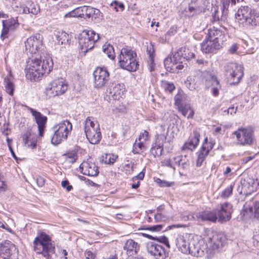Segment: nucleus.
I'll list each match as a JSON object with an SVG mask.
<instances>
[{
  "label": "nucleus",
  "mask_w": 259,
  "mask_h": 259,
  "mask_svg": "<svg viewBox=\"0 0 259 259\" xmlns=\"http://www.w3.org/2000/svg\"><path fill=\"white\" fill-rule=\"evenodd\" d=\"M116 157L112 154H105L102 156L101 161L105 164H112L115 161Z\"/></svg>",
  "instance_id": "obj_41"
},
{
  "label": "nucleus",
  "mask_w": 259,
  "mask_h": 259,
  "mask_svg": "<svg viewBox=\"0 0 259 259\" xmlns=\"http://www.w3.org/2000/svg\"><path fill=\"white\" fill-rule=\"evenodd\" d=\"M203 83L206 89L211 88V93L213 96L217 97L221 89V85L218 77L214 73L207 72L203 76Z\"/></svg>",
  "instance_id": "obj_16"
},
{
  "label": "nucleus",
  "mask_w": 259,
  "mask_h": 259,
  "mask_svg": "<svg viewBox=\"0 0 259 259\" xmlns=\"http://www.w3.org/2000/svg\"><path fill=\"white\" fill-rule=\"evenodd\" d=\"M79 168L81 169V172L84 175L95 177L99 174L98 167L93 162L83 161L80 165Z\"/></svg>",
  "instance_id": "obj_26"
},
{
  "label": "nucleus",
  "mask_w": 259,
  "mask_h": 259,
  "mask_svg": "<svg viewBox=\"0 0 259 259\" xmlns=\"http://www.w3.org/2000/svg\"><path fill=\"white\" fill-rule=\"evenodd\" d=\"M164 227V225L159 224L148 227L147 228V229L154 232H158L161 231L162 229H163Z\"/></svg>",
  "instance_id": "obj_50"
},
{
  "label": "nucleus",
  "mask_w": 259,
  "mask_h": 259,
  "mask_svg": "<svg viewBox=\"0 0 259 259\" xmlns=\"http://www.w3.org/2000/svg\"><path fill=\"white\" fill-rule=\"evenodd\" d=\"M154 182L161 187H169L174 185V182H169L165 180H161L159 178H154Z\"/></svg>",
  "instance_id": "obj_44"
},
{
  "label": "nucleus",
  "mask_w": 259,
  "mask_h": 259,
  "mask_svg": "<svg viewBox=\"0 0 259 259\" xmlns=\"http://www.w3.org/2000/svg\"><path fill=\"white\" fill-rule=\"evenodd\" d=\"M236 18L239 27L244 30H252L259 26V13L248 6H241Z\"/></svg>",
  "instance_id": "obj_2"
},
{
  "label": "nucleus",
  "mask_w": 259,
  "mask_h": 259,
  "mask_svg": "<svg viewBox=\"0 0 259 259\" xmlns=\"http://www.w3.org/2000/svg\"><path fill=\"white\" fill-rule=\"evenodd\" d=\"M72 129V125L68 120H64L53 128V136H51V143L57 145L67 139Z\"/></svg>",
  "instance_id": "obj_5"
},
{
  "label": "nucleus",
  "mask_w": 259,
  "mask_h": 259,
  "mask_svg": "<svg viewBox=\"0 0 259 259\" xmlns=\"http://www.w3.org/2000/svg\"><path fill=\"white\" fill-rule=\"evenodd\" d=\"M162 148L160 145L152 146L150 150L151 153L154 156H160L162 154Z\"/></svg>",
  "instance_id": "obj_47"
},
{
  "label": "nucleus",
  "mask_w": 259,
  "mask_h": 259,
  "mask_svg": "<svg viewBox=\"0 0 259 259\" xmlns=\"http://www.w3.org/2000/svg\"><path fill=\"white\" fill-rule=\"evenodd\" d=\"M161 85L164 89L165 92H168L169 93H171L175 89V86L172 83L166 80L162 81Z\"/></svg>",
  "instance_id": "obj_42"
},
{
  "label": "nucleus",
  "mask_w": 259,
  "mask_h": 259,
  "mask_svg": "<svg viewBox=\"0 0 259 259\" xmlns=\"http://www.w3.org/2000/svg\"><path fill=\"white\" fill-rule=\"evenodd\" d=\"M124 92L125 88L123 83H112L110 88V94L115 100H119L122 98Z\"/></svg>",
  "instance_id": "obj_31"
},
{
  "label": "nucleus",
  "mask_w": 259,
  "mask_h": 259,
  "mask_svg": "<svg viewBox=\"0 0 259 259\" xmlns=\"http://www.w3.org/2000/svg\"><path fill=\"white\" fill-rule=\"evenodd\" d=\"M192 235L187 233L180 234L176 239V245L178 249L182 253L188 254L189 252V243L191 240Z\"/></svg>",
  "instance_id": "obj_22"
},
{
  "label": "nucleus",
  "mask_w": 259,
  "mask_h": 259,
  "mask_svg": "<svg viewBox=\"0 0 259 259\" xmlns=\"http://www.w3.org/2000/svg\"><path fill=\"white\" fill-rule=\"evenodd\" d=\"M2 23L1 37L3 39L9 37L19 26L18 20L14 18L3 20Z\"/></svg>",
  "instance_id": "obj_20"
},
{
  "label": "nucleus",
  "mask_w": 259,
  "mask_h": 259,
  "mask_svg": "<svg viewBox=\"0 0 259 259\" xmlns=\"http://www.w3.org/2000/svg\"><path fill=\"white\" fill-rule=\"evenodd\" d=\"M26 76L31 80H37L44 74H48L52 70L53 62L51 58L45 56L40 59H32L28 62Z\"/></svg>",
  "instance_id": "obj_1"
},
{
  "label": "nucleus",
  "mask_w": 259,
  "mask_h": 259,
  "mask_svg": "<svg viewBox=\"0 0 259 259\" xmlns=\"http://www.w3.org/2000/svg\"><path fill=\"white\" fill-rule=\"evenodd\" d=\"M233 186L231 185L226 188L221 193V196L223 198H228L232 194Z\"/></svg>",
  "instance_id": "obj_48"
},
{
  "label": "nucleus",
  "mask_w": 259,
  "mask_h": 259,
  "mask_svg": "<svg viewBox=\"0 0 259 259\" xmlns=\"http://www.w3.org/2000/svg\"><path fill=\"white\" fill-rule=\"evenodd\" d=\"M62 187L65 188L67 191H70L72 189V186L69 185V181L67 180L63 181L61 183Z\"/></svg>",
  "instance_id": "obj_54"
},
{
  "label": "nucleus",
  "mask_w": 259,
  "mask_h": 259,
  "mask_svg": "<svg viewBox=\"0 0 259 259\" xmlns=\"http://www.w3.org/2000/svg\"><path fill=\"white\" fill-rule=\"evenodd\" d=\"M94 87L100 89L105 87L110 79V74L105 67H97L93 73Z\"/></svg>",
  "instance_id": "obj_14"
},
{
  "label": "nucleus",
  "mask_w": 259,
  "mask_h": 259,
  "mask_svg": "<svg viewBox=\"0 0 259 259\" xmlns=\"http://www.w3.org/2000/svg\"><path fill=\"white\" fill-rule=\"evenodd\" d=\"M18 251L10 241H5L0 245V259H18Z\"/></svg>",
  "instance_id": "obj_15"
},
{
  "label": "nucleus",
  "mask_w": 259,
  "mask_h": 259,
  "mask_svg": "<svg viewBox=\"0 0 259 259\" xmlns=\"http://www.w3.org/2000/svg\"><path fill=\"white\" fill-rule=\"evenodd\" d=\"M242 213L247 217H251L254 214L255 218L259 219V202L254 203L252 202H246L244 205Z\"/></svg>",
  "instance_id": "obj_24"
},
{
  "label": "nucleus",
  "mask_w": 259,
  "mask_h": 259,
  "mask_svg": "<svg viewBox=\"0 0 259 259\" xmlns=\"http://www.w3.org/2000/svg\"><path fill=\"white\" fill-rule=\"evenodd\" d=\"M46 182L45 179L41 176H38L36 178V183L39 187H42L45 185Z\"/></svg>",
  "instance_id": "obj_55"
},
{
  "label": "nucleus",
  "mask_w": 259,
  "mask_h": 259,
  "mask_svg": "<svg viewBox=\"0 0 259 259\" xmlns=\"http://www.w3.org/2000/svg\"><path fill=\"white\" fill-rule=\"evenodd\" d=\"M178 108L184 116H187L188 118L193 117L194 111L190 104L183 105Z\"/></svg>",
  "instance_id": "obj_36"
},
{
  "label": "nucleus",
  "mask_w": 259,
  "mask_h": 259,
  "mask_svg": "<svg viewBox=\"0 0 259 259\" xmlns=\"http://www.w3.org/2000/svg\"><path fill=\"white\" fill-rule=\"evenodd\" d=\"M209 5L208 0H191L187 9L184 11V15L187 17H192L204 12Z\"/></svg>",
  "instance_id": "obj_11"
},
{
  "label": "nucleus",
  "mask_w": 259,
  "mask_h": 259,
  "mask_svg": "<svg viewBox=\"0 0 259 259\" xmlns=\"http://www.w3.org/2000/svg\"><path fill=\"white\" fill-rule=\"evenodd\" d=\"M138 139V141H142L144 143L148 141L150 139L149 133L145 130L143 132L140 133Z\"/></svg>",
  "instance_id": "obj_49"
},
{
  "label": "nucleus",
  "mask_w": 259,
  "mask_h": 259,
  "mask_svg": "<svg viewBox=\"0 0 259 259\" xmlns=\"http://www.w3.org/2000/svg\"><path fill=\"white\" fill-rule=\"evenodd\" d=\"M93 11H95V8L90 6H83V18H91Z\"/></svg>",
  "instance_id": "obj_45"
},
{
  "label": "nucleus",
  "mask_w": 259,
  "mask_h": 259,
  "mask_svg": "<svg viewBox=\"0 0 259 259\" xmlns=\"http://www.w3.org/2000/svg\"><path fill=\"white\" fill-rule=\"evenodd\" d=\"M197 219H200L202 221H208L215 222L218 219L217 215V211H205L196 215Z\"/></svg>",
  "instance_id": "obj_33"
},
{
  "label": "nucleus",
  "mask_w": 259,
  "mask_h": 259,
  "mask_svg": "<svg viewBox=\"0 0 259 259\" xmlns=\"http://www.w3.org/2000/svg\"><path fill=\"white\" fill-rule=\"evenodd\" d=\"M140 248V244L133 239L127 240L123 246V249L128 256L136 255Z\"/></svg>",
  "instance_id": "obj_29"
},
{
  "label": "nucleus",
  "mask_w": 259,
  "mask_h": 259,
  "mask_svg": "<svg viewBox=\"0 0 259 259\" xmlns=\"http://www.w3.org/2000/svg\"><path fill=\"white\" fill-rule=\"evenodd\" d=\"M23 138L26 146L31 149L36 148L37 137L35 134L26 133L23 135Z\"/></svg>",
  "instance_id": "obj_32"
},
{
  "label": "nucleus",
  "mask_w": 259,
  "mask_h": 259,
  "mask_svg": "<svg viewBox=\"0 0 259 259\" xmlns=\"http://www.w3.org/2000/svg\"><path fill=\"white\" fill-rule=\"evenodd\" d=\"M25 46L27 53L35 54L42 47V37L38 33L31 36L25 41Z\"/></svg>",
  "instance_id": "obj_17"
},
{
  "label": "nucleus",
  "mask_w": 259,
  "mask_h": 259,
  "mask_svg": "<svg viewBox=\"0 0 259 259\" xmlns=\"http://www.w3.org/2000/svg\"><path fill=\"white\" fill-rule=\"evenodd\" d=\"M200 134L197 131H194L192 134L190 136L189 140L183 146V150H194L199 142Z\"/></svg>",
  "instance_id": "obj_30"
},
{
  "label": "nucleus",
  "mask_w": 259,
  "mask_h": 259,
  "mask_svg": "<svg viewBox=\"0 0 259 259\" xmlns=\"http://www.w3.org/2000/svg\"><path fill=\"white\" fill-rule=\"evenodd\" d=\"M174 163L178 165L179 166H181L182 163V156H179L174 158L173 159Z\"/></svg>",
  "instance_id": "obj_59"
},
{
  "label": "nucleus",
  "mask_w": 259,
  "mask_h": 259,
  "mask_svg": "<svg viewBox=\"0 0 259 259\" xmlns=\"http://www.w3.org/2000/svg\"><path fill=\"white\" fill-rule=\"evenodd\" d=\"M182 48H181L178 52L175 53L173 56L169 59L164 61V65L165 68L168 70L170 68L169 71L175 72V70H180L184 67L183 64V60L186 58H193L195 55L193 53H191L190 56H187L186 54L182 53Z\"/></svg>",
  "instance_id": "obj_8"
},
{
  "label": "nucleus",
  "mask_w": 259,
  "mask_h": 259,
  "mask_svg": "<svg viewBox=\"0 0 259 259\" xmlns=\"http://www.w3.org/2000/svg\"><path fill=\"white\" fill-rule=\"evenodd\" d=\"M4 84L6 92L10 95L12 96L14 91V85L12 81L11 76H7V77L5 78Z\"/></svg>",
  "instance_id": "obj_37"
},
{
  "label": "nucleus",
  "mask_w": 259,
  "mask_h": 259,
  "mask_svg": "<svg viewBox=\"0 0 259 259\" xmlns=\"http://www.w3.org/2000/svg\"><path fill=\"white\" fill-rule=\"evenodd\" d=\"M231 205L227 202H225L221 205L220 208L216 210L219 222L223 223L230 220L231 218Z\"/></svg>",
  "instance_id": "obj_23"
},
{
  "label": "nucleus",
  "mask_w": 259,
  "mask_h": 259,
  "mask_svg": "<svg viewBox=\"0 0 259 259\" xmlns=\"http://www.w3.org/2000/svg\"><path fill=\"white\" fill-rule=\"evenodd\" d=\"M225 241L226 238L223 234L217 232L213 233L207 244V248L209 249L208 254L212 255L213 251L222 247Z\"/></svg>",
  "instance_id": "obj_18"
},
{
  "label": "nucleus",
  "mask_w": 259,
  "mask_h": 259,
  "mask_svg": "<svg viewBox=\"0 0 259 259\" xmlns=\"http://www.w3.org/2000/svg\"><path fill=\"white\" fill-rule=\"evenodd\" d=\"M147 54L149 56L151 64H153L154 62V49L153 46L152 44H150L147 46Z\"/></svg>",
  "instance_id": "obj_46"
},
{
  "label": "nucleus",
  "mask_w": 259,
  "mask_h": 259,
  "mask_svg": "<svg viewBox=\"0 0 259 259\" xmlns=\"http://www.w3.org/2000/svg\"><path fill=\"white\" fill-rule=\"evenodd\" d=\"M27 108L34 117L35 122L37 124L39 136L42 137L47 121V116L30 107H27Z\"/></svg>",
  "instance_id": "obj_21"
},
{
  "label": "nucleus",
  "mask_w": 259,
  "mask_h": 259,
  "mask_svg": "<svg viewBox=\"0 0 259 259\" xmlns=\"http://www.w3.org/2000/svg\"><path fill=\"white\" fill-rule=\"evenodd\" d=\"M145 168H144L142 171H141L137 176L133 178V180H142L145 176Z\"/></svg>",
  "instance_id": "obj_56"
},
{
  "label": "nucleus",
  "mask_w": 259,
  "mask_h": 259,
  "mask_svg": "<svg viewBox=\"0 0 259 259\" xmlns=\"http://www.w3.org/2000/svg\"><path fill=\"white\" fill-rule=\"evenodd\" d=\"M226 72L228 78L234 84L238 83L243 75V67L234 63L227 65Z\"/></svg>",
  "instance_id": "obj_13"
},
{
  "label": "nucleus",
  "mask_w": 259,
  "mask_h": 259,
  "mask_svg": "<svg viewBox=\"0 0 259 259\" xmlns=\"http://www.w3.org/2000/svg\"><path fill=\"white\" fill-rule=\"evenodd\" d=\"M163 164L166 166L172 168L174 169H175V167L174 164H172V163H171V161H170V159H167L163 161Z\"/></svg>",
  "instance_id": "obj_58"
},
{
  "label": "nucleus",
  "mask_w": 259,
  "mask_h": 259,
  "mask_svg": "<svg viewBox=\"0 0 259 259\" xmlns=\"http://www.w3.org/2000/svg\"><path fill=\"white\" fill-rule=\"evenodd\" d=\"M68 89V84L62 78L56 79L51 82L46 88V94L49 98L60 96Z\"/></svg>",
  "instance_id": "obj_10"
},
{
  "label": "nucleus",
  "mask_w": 259,
  "mask_h": 259,
  "mask_svg": "<svg viewBox=\"0 0 259 259\" xmlns=\"http://www.w3.org/2000/svg\"><path fill=\"white\" fill-rule=\"evenodd\" d=\"M213 148V145L211 143H207V138L204 139V143L202 145L201 149L198 152V157L196 161L197 166H201L204 160L205 159L210 151Z\"/></svg>",
  "instance_id": "obj_27"
},
{
  "label": "nucleus",
  "mask_w": 259,
  "mask_h": 259,
  "mask_svg": "<svg viewBox=\"0 0 259 259\" xmlns=\"http://www.w3.org/2000/svg\"><path fill=\"white\" fill-rule=\"evenodd\" d=\"M237 144L240 146L250 145L253 140V131L248 128H240L233 133Z\"/></svg>",
  "instance_id": "obj_12"
},
{
  "label": "nucleus",
  "mask_w": 259,
  "mask_h": 259,
  "mask_svg": "<svg viewBox=\"0 0 259 259\" xmlns=\"http://www.w3.org/2000/svg\"><path fill=\"white\" fill-rule=\"evenodd\" d=\"M84 130L87 138L92 144L98 143L102 138L99 124L95 123L92 117H88L84 121Z\"/></svg>",
  "instance_id": "obj_7"
},
{
  "label": "nucleus",
  "mask_w": 259,
  "mask_h": 259,
  "mask_svg": "<svg viewBox=\"0 0 259 259\" xmlns=\"http://www.w3.org/2000/svg\"><path fill=\"white\" fill-rule=\"evenodd\" d=\"M111 6L112 7H114V9L115 10V11L116 12H117L118 11V8L120 9L121 11H123L124 8V5L122 3H119L116 1L113 2V3H112L111 4Z\"/></svg>",
  "instance_id": "obj_51"
},
{
  "label": "nucleus",
  "mask_w": 259,
  "mask_h": 259,
  "mask_svg": "<svg viewBox=\"0 0 259 259\" xmlns=\"http://www.w3.org/2000/svg\"><path fill=\"white\" fill-rule=\"evenodd\" d=\"M33 247L36 253L42 254L46 259L51 258L55 253V244L50 236L44 233H41L35 238Z\"/></svg>",
  "instance_id": "obj_3"
},
{
  "label": "nucleus",
  "mask_w": 259,
  "mask_h": 259,
  "mask_svg": "<svg viewBox=\"0 0 259 259\" xmlns=\"http://www.w3.org/2000/svg\"><path fill=\"white\" fill-rule=\"evenodd\" d=\"M146 149V146L144 143L142 141H138V139H137L133 145L132 151L134 154H140L145 150Z\"/></svg>",
  "instance_id": "obj_39"
},
{
  "label": "nucleus",
  "mask_w": 259,
  "mask_h": 259,
  "mask_svg": "<svg viewBox=\"0 0 259 259\" xmlns=\"http://www.w3.org/2000/svg\"><path fill=\"white\" fill-rule=\"evenodd\" d=\"M222 47L218 42L206 38L201 44V50L203 53H215Z\"/></svg>",
  "instance_id": "obj_28"
},
{
  "label": "nucleus",
  "mask_w": 259,
  "mask_h": 259,
  "mask_svg": "<svg viewBox=\"0 0 259 259\" xmlns=\"http://www.w3.org/2000/svg\"><path fill=\"white\" fill-rule=\"evenodd\" d=\"M83 7H78L65 15V17L83 18Z\"/></svg>",
  "instance_id": "obj_40"
},
{
  "label": "nucleus",
  "mask_w": 259,
  "mask_h": 259,
  "mask_svg": "<svg viewBox=\"0 0 259 259\" xmlns=\"http://www.w3.org/2000/svg\"><path fill=\"white\" fill-rule=\"evenodd\" d=\"M118 59L119 65L122 69L132 72L138 69L139 64L137 60V54L132 49L122 48Z\"/></svg>",
  "instance_id": "obj_4"
},
{
  "label": "nucleus",
  "mask_w": 259,
  "mask_h": 259,
  "mask_svg": "<svg viewBox=\"0 0 259 259\" xmlns=\"http://www.w3.org/2000/svg\"><path fill=\"white\" fill-rule=\"evenodd\" d=\"M188 249L190 250L189 252H188V254L197 257L203 255L205 251L208 253L209 250L204 240L199 238L198 236H192L189 243Z\"/></svg>",
  "instance_id": "obj_9"
},
{
  "label": "nucleus",
  "mask_w": 259,
  "mask_h": 259,
  "mask_svg": "<svg viewBox=\"0 0 259 259\" xmlns=\"http://www.w3.org/2000/svg\"><path fill=\"white\" fill-rule=\"evenodd\" d=\"M182 99L183 97L182 95L178 94L175 96V104L178 107V108L179 107V106H182L183 105L182 103Z\"/></svg>",
  "instance_id": "obj_52"
},
{
  "label": "nucleus",
  "mask_w": 259,
  "mask_h": 259,
  "mask_svg": "<svg viewBox=\"0 0 259 259\" xmlns=\"http://www.w3.org/2000/svg\"><path fill=\"white\" fill-rule=\"evenodd\" d=\"M99 39V34L92 30H84L80 34L78 44L80 49L83 53L93 49L95 43Z\"/></svg>",
  "instance_id": "obj_6"
},
{
  "label": "nucleus",
  "mask_w": 259,
  "mask_h": 259,
  "mask_svg": "<svg viewBox=\"0 0 259 259\" xmlns=\"http://www.w3.org/2000/svg\"><path fill=\"white\" fill-rule=\"evenodd\" d=\"M207 37L222 45L225 39V31L214 26L208 30Z\"/></svg>",
  "instance_id": "obj_25"
},
{
  "label": "nucleus",
  "mask_w": 259,
  "mask_h": 259,
  "mask_svg": "<svg viewBox=\"0 0 259 259\" xmlns=\"http://www.w3.org/2000/svg\"><path fill=\"white\" fill-rule=\"evenodd\" d=\"M85 255L86 259H94L95 257V254L90 250L85 252Z\"/></svg>",
  "instance_id": "obj_57"
},
{
  "label": "nucleus",
  "mask_w": 259,
  "mask_h": 259,
  "mask_svg": "<svg viewBox=\"0 0 259 259\" xmlns=\"http://www.w3.org/2000/svg\"><path fill=\"white\" fill-rule=\"evenodd\" d=\"M157 213L154 215V219L156 222L165 221L167 219L165 213L159 208H157Z\"/></svg>",
  "instance_id": "obj_43"
},
{
  "label": "nucleus",
  "mask_w": 259,
  "mask_h": 259,
  "mask_svg": "<svg viewBox=\"0 0 259 259\" xmlns=\"http://www.w3.org/2000/svg\"><path fill=\"white\" fill-rule=\"evenodd\" d=\"M191 81V77H188L187 80L185 81V84L190 90L193 91L195 90L196 88L194 84H192Z\"/></svg>",
  "instance_id": "obj_53"
},
{
  "label": "nucleus",
  "mask_w": 259,
  "mask_h": 259,
  "mask_svg": "<svg viewBox=\"0 0 259 259\" xmlns=\"http://www.w3.org/2000/svg\"><path fill=\"white\" fill-rule=\"evenodd\" d=\"M237 107L235 108L234 106L230 107L228 109V113H230L231 115L236 113Z\"/></svg>",
  "instance_id": "obj_64"
},
{
  "label": "nucleus",
  "mask_w": 259,
  "mask_h": 259,
  "mask_svg": "<svg viewBox=\"0 0 259 259\" xmlns=\"http://www.w3.org/2000/svg\"><path fill=\"white\" fill-rule=\"evenodd\" d=\"M100 11L99 10L95 9V11L93 12L92 17H91L92 18V20H93L94 19H96L97 17H99L100 15Z\"/></svg>",
  "instance_id": "obj_61"
},
{
  "label": "nucleus",
  "mask_w": 259,
  "mask_h": 259,
  "mask_svg": "<svg viewBox=\"0 0 259 259\" xmlns=\"http://www.w3.org/2000/svg\"><path fill=\"white\" fill-rule=\"evenodd\" d=\"M55 35L59 44L66 45L70 43V36L65 32L62 30L56 31Z\"/></svg>",
  "instance_id": "obj_35"
},
{
  "label": "nucleus",
  "mask_w": 259,
  "mask_h": 259,
  "mask_svg": "<svg viewBox=\"0 0 259 259\" xmlns=\"http://www.w3.org/2000/svg\"><path fill=\"white\" fill-rule=\"evenodd\" d=\"M238 48V46L237 44L232 45L229 49V52L232 54H235L236 53Z\"/></svg>",
  "instance_id": "obj_60"
},
{
  "label": "nucleus",
  "mask_w": 259,
  "mask_h": 259,
  "mask_svg": "<svg viewBox=\"0 0 259 259\" xmlns=\"http://www.w3.org/2000/svg\"><path fill=\"white\" fill-rule=\"evenodd\" d=\"M176 33V30L175 29L174 27H171L168 31L166 32L165 35L167 36H171L172 35H174Z\"/></svg>",
  "instance_id": "obj_62"
},
{
  "label": "nucleus",
  "mask_w": 259,
  "mask_h": 259,
  "mask_svg": "<svg viewBox=\"0 0 259 259\" xmlns=\"http://www.w3.org/2000/svg\"><path fill=\"white\" fill-rule=\"evenodd\" d=\"M22 12L24 14H32L33 15H36L39 12V6L32 2L29 1L26 4L25 6L22 8Z\"/></svg>",
  "instance_id": "obj_34"
},
{
  "label": "nucleus",
  "mask_w": 259,
  "mask_h": 259,
  "mask_svg": "<svg viewBox=\"0 0 259 259\" xmlns=\"http://www.w3.org/2000/svg\"><path fill=\"white\" fill-rule=\"evenodd\" d=\"M104 53L107 54L108 57L111 60H114L115 57V54L114 50L113 47L109 44H105L102 47Z\"/></svg>",
  "instance_id": "obj_38"
},
{
  "label": "nucleus",
  "mask_w": 259,
  "mask_h": 259,
  "mask_svg": "<svg viewBox=\"0 0 259 259\" xmlns=\"http://www.w3.org/2000/svg\"><path fill=\"white\" fill-rule=\"evenodd\" d=\"M147 250L155 259H165L167 255V253L162 245L153 242L147 243Z\"/></svg>",
  "instance_id": "obj_19"
},
{
  "label": "nucleus",
  "mask_w": 259,
  "mask_h": 259,
  "mask_svg": "<svg viewBox=\"0 0 259 259\" xmlns=\"http://www.w3.org/2000/svg\"><path fill=\"white\" fill-rule=\"evenodd\" d=\"M213 134L215 135H217L218 134H223L222 133V129L221 126H217L214 128Z\"/></svg>",
  "instance_id": "obj_63"
}]
</instances>
